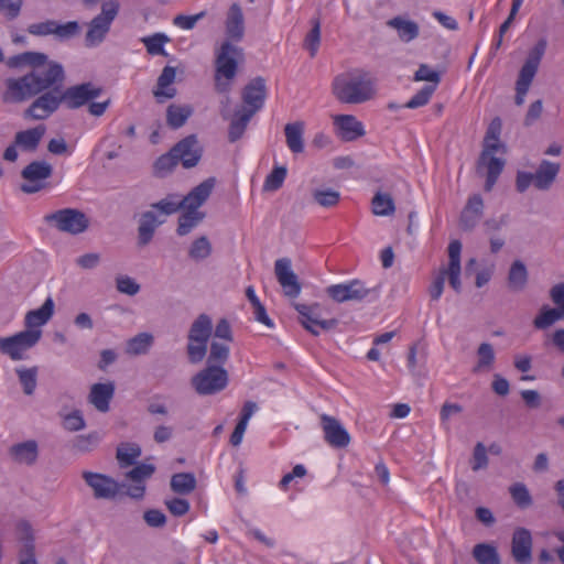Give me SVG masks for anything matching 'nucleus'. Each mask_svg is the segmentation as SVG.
Masks as SVG:
<instances>
[{"label": "nucleus", "instance_id": "1", "mask_svg": "<svg viewBox=\"0 0 564 564\" xmlns=\"http://www.w3.org/2000/svg\"><path fill=\"white\" fill-rule=\"evenodd\" d=\"M64 77L63 66L58 63L50 62L45 72L33 69L22 77L8 78L2 99L8 104L25 101L51 88L56 83H63Z\"/></svg>", "mask_w": 564, "mask_h": 564}, {"label": "nucleus", "instance_id": "2", "mask_svg": "<svg viewBox=\"0 0 564 564\" xmlns=\"http://www.w3.org/2000/svg\"><path fill=\"white\" fill-rule=\"evenodd\" d=\"M333 95L341 104L359 105L373 98V83L364 69L337 75L332 85Z\"/></svg>", "mask_w": 564, "mask_h": 564}, {"label": "nucleus", "instance_id": "3", "mask_svg": "<svg viewBox=\"0 0 564 564\" xmlns=\"http://www.w3.org/2000/svg\"><path fill=\"white\" fill-rule=\"evenodd\" d=\"M243 61V51L225 41L215 54V89L219 94H228L238 72V64Z\"/></svg>", "mask_w": 564, "mask_h": 564}, {"label": "nucleus", "instance_id": "4", "mask_svg": "<svg viewBox=\"0 0 564 564\" xmlns=\"http://www.w3.org/2000/svg\"><path fill=\"white\" fill-rule=\"evenodd\" d=\"M119 8L118 0H105L102 2L100 13L87 23L86 47H97L106 40L112 22L119 13Z\"/></svg>", "mask_w": 564, "mask_h": 564}, {"label": "nucleus", "instance_id": "5", "mask_svg": "<svg viewBox=\"0 0 564 564\" xmlns=\"http://www.w3.org/2000/svg\"><path fill=\"white\" fill-rule=\"evenodd\" d=\"M546 45L547 43L544 39L539 40L538 43L529 51L528 57L520 68L516 82L514 102L517 106H522L525 101V96L538 73Z\"/></svg>", "mask_w": 564, "mask_h": 564}, {"label": "nucleus", "instance_id": "6", "mask_svg": "<svg viewBox=\"0 0 564 564\" xmlns=\"http://www.w3.org/2000/svg\"><path fill=\"white\" fill-rule=\"evenodd\" d=\"M326 294L336 303L364 302L379 296L378 286H368L366 282L354 279L345 283L332 284L326 288Z\"/></svg>", "mask_w": 564, "mask_h": 564}, {"label": "nucleus", "instance_id": "7", "mask_svg": "<svg viewBox=\"0 0 564 564\" xmlns=\"http://www.w3.org/2000/svg\"><path fill=\"white\" fill-rule=\"evenodd\" d=\"M229 377L224 367L208 366L191 379V384L199 395L216 394L228 386Z\"/></svg>", "mask_w": 564, "mask_h": 564}, {"label": "nucleus", "instance_id": "8", "mask_svg": "<svg viewBox=\"0 0 564 564\" xmlns=\"http://www.w3.org/2000/svg\"><path fill=\"white\" fill-rule=\"evenodd\" d=\"M45 221L57 230L70 235H79L89 228V218L76 208H63L45 216Z\"/></svg>", "mask_w": 564, "mask_h": 564}, {"label": "nucleus", "instance_id": "9", "mask_svg": "<svg viewBox=\"0 0 564 564\" xmlns=\"http://www.w3.org/2000/svg\"><path fill=\"white\" fill-rule=\"evenodd\" d=\"M42 337L41 329H25L0 338V352L12 360H21L24 352L34 347Z\"/></svg>", "mask_w": 564, "mask_h": 564}, {"label": "nucleus", "instance_id": "10", "mask_svg": "<svg viewBox=\"0 0 564 564\" xmlns=\"http://www.w3.org/2000/svg\"><path fill=\"white\" fill-rule=\"evenodd\" d=\"M53 175V166L46 161H33L22 171L21 177L25 183L20 188L25 194H34L45 187V181Z\"/></svg>", "mask_w": 564, "mask_h": 564}, {"label": "nucleus", "instance_id": "11", "mask_svg": "<svg viewBox=\"0 0 564 564\" xmlns=\"http://www.w3.org/2000/svg\"><path fill=\"white\" fill-rule=\"evenodd\" d=\"M61 86L62 83H56L47 89L48 91L37 97L25 110L24 116L35 120H43L50 117L63 102Z\"/></svg>", "mask_w": 564, "mask_h": 564}, {"label": "nucleus", "instance_id": "12", "mask_svg": "<svg viewBox=\"0 0 564 564\" xmlns=\"http://www.w3.org/2000/svg\"><path fill=\"white\" fill-rule=\"evenodd\" d=\"M83 479L91 488L96 499L113 500L121 494L126 484H119L110 476L93 471H83Z\"/></svg>", "mask_w": 564, "mask_h": 564}, {"label": "nucleus", "instance_id": "13", "mask_svg": "<svg viewBox=\"0 0 564 564\" xmlns=\"http://www.w3.org/2000/svg\"><path fill=\"white\" fill-rule=\"evenodd\" d=\"M317 307V304H294V308L299 313V322L306 330H308L314 336H318L321 334V330L328 332L338 325V321L336 318H319V315L316 312Z\"/></svg>", "mask_w": 564, "mask_h": 564}, {"label": "nucleus", "instance_id": "14", "mask_svg": "<svg viewBox=\"0 0 564 564\" xmlns=\"http://www.w3.org/2000/svg\"><path fill=\"white\" fill-rule=\"evenodd\" d=\"M178 163L184 169H192L198 164L203 155V147L200 145L196 134H189L180 140L173 148Z\"/></svg>", "mask_w": 564, "mask_h": 564}, {"label": "nucleus", "instance_id": "15", "mask_svg": "<svg viewBox=\"0 0 564 564\" xmlns=\"http://www.w3.org/2000/svg\"><path fill=\"white\" fill-rule=\"evenodd\" d=\"M321 426L325 442L333 448H345L350 443V435L344 425L334 416L322 414Z\"/></svg>", "mask_w": 564, "mask_h": 564}, {"label": "nucleus", "instance_id": "16", "mask_svg": "<svg viewBox=\"0 0 564 564\" xmlns=\"http://www.w3.org/2000/svg\"><path fill=\"white\" fill-rule=\"evenodd\" d=\"M100 94L101 88L95 87L91 83H83L72 86L61 93L62 100L68 109H77L89 100L97 98Z\"/></svg>", "mask_w": 564, "mask_h": 564}, {"label": "nucleus", "instance_id": "17", "mask_svg": "<svg viewBox=\"0 0 564 564\" xmlns=\"http://www.w3.org/2000/svg\"><path fill=\"white\" fill-rule=\"evenodd\" d=\"M241 98L245 107L242 109L254 115L264 105L267 98V85L263 77L251 79L242 89Z\"/></svg>", "mask_w": 564, "mask_h": 564}, {"label": "nucleus", "instance_id": "18", "mask_svg": "<svg viewBox=\"0 0 564 564\" xmlns=\"http://www.w3.org/2000/svg\"><path fill=\"white\" fill-rule=\"evenodd\" d=\"M274 272L284 294L292 299L296 297L301 292V284L292 270L291 260L288 258L278 259L274 263Z\"/></svg>", "mask_w": 564, "mask_h": 564}, {"label": "nucleus", "instance_id": "19", "mask_svg": "<svg viewBox=\"0 0 564 564\" xmlns=\"http://www.w3.org/2000/svg\"><path fill=\"white\" fill-rule=\"evenodd\" d=\"M532 535L525 528H517L511 540V555L518 564L532 562Z\"/></svg>", "mask_w": 564, "mask_h": 564}, {"label": "nucleus", "instance_id": "20", "mask_svg": "<svg viewBox=\"0 0 564 564\" xmlns=\"http://www.w3.org/2000/svg\"><path fill=\"white\" fill-rule=\"evenodd\" d=\"M460 252L462 243L459 240H453L448 245V265L440 270V273H444V280L447 278L449 285L459 293L462 290L460 283Z\"/></svg>", "mask_w": 564, "mask_h": 564}, {"label": "nucleus", "instance_id": "21", "mask_svg": "<svg viewBox=\"0 0 564 564\" xmlns=\"http://www.w3.org/2000/svg\"><path fill=\"white\" fill-rule=\"evenodd\" d=\"M165 223V218H161L158 212L149 209L143 212L139 218L138 225V245L145 247L149 245L155 234L158 227Z\"/></svg>", "mask_w": 564, "mask_h": 564}, {"label": "nucleus", "instance_id": "22", "mask_svg": "<svg viewBox=\"0 0 564 564\" xmlns=\"http://www.w3.org/2000/svg\"><path fill=\"white\" fill-rule=\"evenodd\" d=\"M176 78V68L165 66L158 77L156 85L152 93L158 104H164L166 100L177 95V89L173 86Z\"/></svg>", "mask_w": 564, "mask_h": 564}, {"label": "nucleus", "instance_id": "23", "mask_svg": "<svg viewBox=\"0 0 564 564\" xmlns=\"http://www.w3.org/2000/svg\"><path fill=\"white\" fill-rule=\"evenodd\" d=\"M334 124L338 129L339 138L346 142L354 141L366 133L362 122L352 115L335 116Z\"/></svg>", "mask_w": 564, "mask_h": 564}, {"label": "nucleus", "instance_id": "24", "mask_svg": "<svg viewBox=\"0 0 564 564\" xmlns=\"http://www.w3.org/2000/svg\"><path fill=\"white\" fill-rule=\"evenodd\" d=\"M215 186V178L209 177L195 186L184 197L180 196L182 209L198 210V208L208 199Z\"/></svg>", "mask_w": 564, "mask_h": 564}, {"label": "nucleus", "instance_id": "25", "mask_svg": "<svg viewBox=\"0 0 564 564\" xmlns=\"http://www.w3.org/2000/svg\"><path fill=\"white\" fill-rule=\"evenodd\" d=\"M503 167L505 160L497 156H487L482 159V155H479L477 162V172L486 176V192H490L492 189Z\"/></svg>", "mask_w": 564, "mask_h": 564}, {"label": "nucleus", "instance_id": "26", "mask_svg": "<svg viewBox=\"0 0 564 564\" xmlns=\"http://www.w3.org/2000/svg\"><path fill=\"white\" fill-rule=\"evenodd\" d=\"M8 454L14 463L32 466L39 456V445L34 440L17 443L10 446Z\"/></svg>", "mask_w": 564, "mask_h": 564}, {"label": "nucleus", "instance_id": "27", "mask_svg": "<svg viewBox=\"0 0 564 564\" xmlns=\"http://www.w3.org/2000/svg\"><path fill=\"white\" fill-rule=\"evenodd\" d=\"M115 394V384L112 382L95 383L90 388L88 395L89 402L99 412L106 413L109 411V404Z\"/></svg>", "mask_w": 564, "mask_h": 564}, {"label": "nucleus", "instance_id": "28", "mask_svg": "<svg viewBox=\"0 0 564 564\" xmlns=\"http://www.w3.org/2000/svg\"><path fill=\"white\" fill-rule=\"evenodd\" d=\"M227 41L239 42L245 34L243 14L238 3H232L226 19Z\"/></svg>", "mask_w": 564, "mask_h": 564}, {"label": "nucleus", "instance_id": "29", "mask_svg": "<svg viewBox=\"0 0 564 564\" xmlns=\"http://www.w3.org/2000/svg\"><path fill=\"white\" fill-rule=\"evenodd\" d=\"M45 131L46 128L43 124L19 131L14 135L15 145L24 152H34L39 148Z\"/></svg>", "mask_w": 564, "mask_h": 564}, {"label": "nucleus", "instance_id": "30", "mask_svg": "<svg viewBox=\"0 0 564 564\" xmlns=\"http://www.w3.org/2000/svg\"><path fill=\"white\" fill-rule=\"evenodd\" d=\"M387 25L397 31L401 42L409 43L420 35V26L415 21L397 15L388 20Z\"/></svg>", "mask_w": 564, "mask_h": 564}, {"label": "nucleus", "instance_id": "31", "mask_svg": "<svg viewBox=\"0 0 564 564\" xmlns=\"http://www.w3.org/2000/svg\"><path fill=\"white\" fill-rule=\"evenodd\" d=\"M560 172V164L543 160L534 174V186L540 191L551 187Z\"/></svg>", "mask_w": 564, "mask_h": 564}, {"label": "nucleus", "instance_id": "32", "mask_svg": "<svg viewBox=\"0 0 564 564\" xmlns=\"http://www.w3.org/2000/svg\"><path fill=\"white\" fill-rule=\"evenodd\" d=\"M54 313V302L52 297H47L42 306L37 310L29 311L25 315V326L28 329H39L46 324Z\"/></svg>", "mask_w": 564, "mask_h": 564}, {"label": "nucleus", "instance_id": "33", "mask_svg": "<svg viewBox=\"0 0 564 564\" xmlns=\"http://www.w3.org/2000/svg\"><path fill=\"white\" fill-rule=\"evenodd\" d=\"M194 113L191 105L171 104L166 108V124L173 130L182 128Z\"/></svg>", "mask_w": 564, "mask_h": 564}, {"label": "nucleus", "instance_id": "34", "mask_svg": "<svg viewBox=\"0 0 564 564\" xmlns=\"http://www.w3.org/2000/svg\"><path fill=\"white\" fill-rule=\"evenodd\" d=\"M284 134L286 145L292 153L297 154L304 151V123L302 121L285 124Z\"/></svg>", "mask_w": 564, "mask_h": 564}, {"label": "nucleus", "instance_id": "35", "mask_svg": "<svg viewBox=\"0 0 564 564\" xmlns=\"http://www.w3.org/2000/svg\"><path fill=\"white\" fill-rule=\"evenodd\" d=\"M529 273L525 264L521 260L511 263L508 272V288L512 292H521L528 284Z\"/></svg>", "mask_w": 564, "mask_h": 564}, {"label": "nucleus", "instance_id": "36", "mask_svg": "<svg viewBox=\"0 0 564 564\" xmlns=\"http://www.w3.org/2000/svg\"><path fill=\"white\" fill-rule=\"evenodd\" d=\"M213 332L212 318L206 314H200L193 322L188 332V340L207 343Z\"/></svg>", "mask_w": 564, "mask_h": 564}, {"label": "nucleus", "instance_id": "37", "mask_svg": "<svg viewBox=\"0 0 564 564\" xmlns=\"http://www.w3.org/2000/svg\"><path fill=\"white\" fill-rule=\"evenodd\" d=\"M253 116L254 115H252V112H248L245 109H238L235 111L228 130V140L231 143L238 141L243 135L247 126Z\"/></svg>", "mask_w": 564, "mask_h": 564}, {"label": "nucleus", "instance_id": "38", "mask_svg": "<svg viewBox=\"0 0 564 564\" xmlns=\"http://www.w3.org/2000/svg\"><path fill=\"white\" fill-rule=\"evenodd\" d=\"M177 220L176 234L181 237L188 235L205 218V214L199 210L183 209Z\"/></svg>", "mask_w": 564, "mask_h": 564}, {"label": "nucleus", "instance_id": "39", "mask_svg": "<svg viewBox=\"0 0 564 564\" xmlns=\"http://www.w3.org/2000/svg\"><path fill=\"white\" fill-rule=\"evenodd\" d=\"M473 557L478 564H501V558L495 545L478 543L473 549Z\"/></svg>", "mask_w": 564, "mask_h": 564}, {"label": "nucleus", "instance_id": "40", "mask_svg": "<svg viewBox=\"0 0 564 564\" xmlns=\"http://www.w3.org/2000/svg\"><path fill=\"white\" fill-rule=\"evenodd\" d=\"M564 318V314L555 307L543 305L539 314L533 319V326L536 329L544 330L554 325L557 321Z\"/></svg>", "mask_w": 564, "mask_h": 564}, {"label": "nucleus", "instance_id": "41", "mask_svg": "<svg viewBox=\"0 0 564 564\" xmlns=\"http://www.w3.org/2000/svg\"><path fill=\"white\" fill-rule=\"evenodd\" d=\"M196 478L192 473H178L171 477V489L177 495H188L196 488Z\"/></svg>", "mask_w": 564, "mask_h": 564}, {"label": "nucleus", "instance_id": "42", "mask_svg": "<svg viewBox=\"0 0 564 564\" xmlns=\"http://www.w3.org/2000/svg\"><path fill=\"white\" fill-rule=\"evenodd\" d=\"M151 209L158 212L161 218H166L182 209L178 194H169L161 200L151 204Z\"/></svg>", "mask_w": 564, "mask_h": 564}, {"label": "nucleus", "instance_id": "43", "mask_svg": "<svg viewBox=\"0 0 564 564\" xmlns=\"http://www.w3.org/2000/svg\"><path fill=\"white\" fill-rule=\"evenodd\" d=\"M141 455V447L135 443H121L117 447L116 458L121 467H128L135 463Z\"/></svg>", "mask_w": 564, "mask_h": 564}, {"label": "nucleus", "instance_id": "44", "mask_svg": "<svg viewBox=\"0 0 564 564\" xmlns=\"http://www.w3.org/2000/svg\"><path fill=\"white\" fill-rule=\"evenodd\" d=\"M372 213L377 216H390L394 213V200L390 194L377 192L371 200Z\"/></svg>", "mask_w": 564, "mask_h": 564}, {"label": "nucleus", "instance_id": "45", "mask_svg": "<svg viewBox=\"0 0 564 564\" xmlns=\"http://www.w3.org/2000/svg\"><path fill=\"white\" fill-rule=\"evenodd\" d=\"M153 345V336L150 333H140L128 340L127 352L139 356L148 352Z\"/></svg>", "mask_w": 564, "mask_h": 564}, {"label": "nucleus", "instance_id": "46", "mask_svg": "<svg viewBox=\"0 0 564 564\" xmlns=\"http://www.w3.org/2000/svg\"><path fill=\"white\" fill-rule=\"evenodd\" d=\"M229 346L217 340H213L209 347L207 365L215 367H224L229 358Z\"/></svg>", "mask_w": 564, "mask_h": 564}, {"label": "nucleus", "instance_id": "47", "mask_svg": "<svg viewBox=\"0 0 564 564\" xmlns=\"http://www.w3.org/2000/svg\"><path fill=\"white\" fill-rule=\"evenodd\" d=\"M15 371L22 386L23 392L26 395H32L37 384V368H19Z\"/></svg>", "mask_w": 564, "mask_h": 564}, {"label": "nucleus", "instance_id": "48", "mask_svg": "<svg viewBox=\"0 0 564 564\" xmlns=\"http://www.w3.org/2000/svg\"><path fill=\"white\" fill-rule=\"evenodd\" d=\"M141 41L150 55L167 56L164 44L167 43L170 39L164 33H155L151 36L143 37Z\"/></svg>", "mask_w": 564, "mask_h": 564}, {"label": "nucleus", "instance_id": "49", "mask_svg": "<svg viewBox=\"0 0 564 564\" xmlns=\"http://www.w3.org/2000/svg\"><path fill=\"white\" fill-rule=\"evenodd\" d=\"M312 196L315 203L325 208L336 206L340 199V193L332 188L315 189Z\"/></svg>", "mask_w": 564, "mask_h": 564}, {"label": "nucleus", "instance_id": "50", "mask_svg": "<svg viewBox=\"0 0 564 564\" xmlns=\"http://www.w3.org/2000/svg\"><path fill=\"white\" fill-rule=\"evenodd\" d=\"M288 170L285 166H275L271 173L265 177L263 183L264 192H275L282 187L286 177Z\"/></svg>", "mask_w": 564, "mask_h": 564}, {"label": "nucleus", "instance_id": "51", "mask_svg": "<svg viewBox=\"0 0 564 564\" xmlns=\"http://www.w3.org/2000/svg\"><path fill=\"white\" fill-rule=\"evenodd\" d=\"M321 43V22L319 19L312 20V29L306 34L304 46L308 50L311 57H314L318 51Z\"/></svg>", "mask_w": 564, "mask_h": 564}, {"label": "nucleus", "instance_id": "52", "mask_svg": "<svg viewBox=\"0 0 564 564\" xmlns=\"http://www.w3.org/2000/svg\"><path fill=\"white\" fill-rule=\"evenodd\" d=\"M212 253V245L206 236L195 239L189 248L188 256L196 260H204Z\"/></svg>", "mask_w": 564, "mask_h": 564}, {"label": "nucleus", "instance_id": "53", "mask_svg": "<svg viewBox=\"0 0 564 564\" xmlns=\"http://www.w3.org/2000/svg\"><path fill=\"white\" fill-rule=\"evenodd\" d=\"M100 442V435L94 431L85 435H78L73 441V448L86 453L93 451Z\"/></svg>", "mask_w": 564, "mask_h": 564}, {"label": "nucleus", "instance_id": "54", "mask_svg": "<svg viewBox=\"0 0 564 564\" xmlns=\"http://www.w3.org/2000/svg\"><path fill=\"white\" fill-rule=\"evenodd\" d=\"M80 25L77 21H68L64 24L55 21L54 36L59 41H66L77 36L80 33Z\"/></svg>", "mask_w": 564, "mask_h": 564}, {"label": "nucleus", "instance_id": "55", "mask_svg": "<svg viewBox=\"0 0 564 564\" xmlns=\"http://www.w3.org/2000/svg\"><path fill=\"white\" fill-rule=\"evenodd\" d=\"M510 495L514 503L521 509H525L532 505V497L524 484L518 482L511 486Z\"/></svg>", "mask_w": 564, "mask_h": 564}, {"label": "nucleus", "instance_id": "56", "mask_svg": "<svg viewBox=\"0 0 564 564\" xmlns=\"http://www.w3.org/2000/svg\"><path fill=\"white\" fill-rule=\"evenodd\" d=\"M435 90V85H425L403 107L416 109L425 106L430 101Z\"/></svg>", "mask_w": 564, "mask_h": 564}, {"label": "nucleus", "instance_id": "57", "mask_svg": "<svg viewBox=\"0 0 564 564\" xmlns=\"http://www.w3.org/2000/svg\"><path fill=\"white\" fill-rule=\"evenodd\" d=\"M178 164L175 154H173L172 149L165 153L162 154L160 158L156 159L154 163V170L155 173L163 176L170 172L173 171V169Z\"/></svg>", "mask_w": 564, "mask_h": 564}, {"label": "nucleus", "instance_id": "58", "mask_svg": "<svg viewBox=\"0 0 564 564\" xmlns=\"http://www.w3.org/2000/svg\"><path fill=\"white\" fill-rule=\"evenodd\" d=\"M478 364L475 370L490 367L495 361L494 347L489 343H481L477 349Z\"/></svg>", "mask_w": 564, "mask_h": 564}, {"label": "nucleus", "instance_id": "59", "mask_svg": "<svg viewBox=\"0 0 564 564\" xmlns=\"http://www.w3.org/2000/svg\"><path fill=\"white\" fill-rule=\"evenodd\" d=\"M63 427L69 432H78L84 430L86 427V422L82 411L74 410L73 412L65 415L63 420Z\"/></svg>", "mask_w": 564, "mask_h": 564}, {"label": "nucleus", "instance_id": "60", "mask_svg": "<svg viewBox=\"0 0 564 564\" xmlns=\"http://www.w3.org/2000/svg\"><path fill=\"white\" fill-rule=\"evenodd\" d=\"M116 288L118 292L130 296L138 294L140 291V284L128 275H118L116 278Z\"/></svg>", "mask_w": 564, "mask_h": 564}, {"label": "nucleus", "instance_id": "61", "mask_svg": "<svg viewBox=\"0 0 564 564\" xmlns=\"http://www.w3.org/2000/svg\"><path fill=\"white\" fill-rule=\"evenodd\" d=\"M413 79L415 82H429L430 85L437 87L441 82V75L438 72L432 69L427 64H421L414 74Z\"/></svg>", "mask_w": 564, "mask_h": 564}, {"label": "nucleus", "instance_id": "62", "mask_svg": "<svg viewBox=\"0 0 564 564\" xmlns=\"http://www.w3.org/2000/svg\"><path fill=\"white\" fill-rule=\"evenodd\" d=\"M186 350H187L188 360L192 364H198L206 356L207 343L188 340Z\"/></svg>", "mask_w": 564, "mask_h": 564}, {"label": "nucleus", "instance_id": "63", "mask_svg": "<svg viewBox=\"0 0 564 564\" xmlns=\"http://www.w3.org/2000/svg\"><path fill=\"white\" fill-rule=\"evenodd\" d=\"M23 0H0V13L8 20H14L20 15Z\"/></svg>", "mask_w": 564, "mask_h": 564}, {"label": "nucleus", "instance_id": "64", "mask_svg": "<svg viewBox=\"0 0 564 564\" xmlns=\"http://www.w3.org/2000/svg\"><path fill=\"white\" fill-rule=\"evenodd\" d=\"M155 468L150 464H140L133 467L128 474L127 477L134 482H142L145 478H149L154 473Z\"/></svg>", "mask_w": 564, "mask_h": 564}]
</instances>
